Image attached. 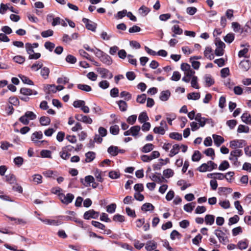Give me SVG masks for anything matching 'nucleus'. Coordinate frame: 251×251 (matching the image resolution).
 Here are the masks:
<instances>
[{
  "instance_id": "1",
  "label": "nucleus",
  "mask_w": 251,
  "mask_h": 251,
  "mask_svg": "<svg viewBox=\"0 0 251 251\" xmlns=\"http://www.w3.org/2000/svg\"><path fill=\"white\" fill-rule=\"evenodd\" d=\"M43 137V135L42 131H36L32 134L31 139L36 145L40 146L42 144H46L47 143V141L45 140H38L42 139Z\"/></svg>"
},
{
  "instance_id": "2",
  "label": "nucleus",
  "mask_w": 251,
  "mask_h": 251,
  "mask_svg": "<svg viewBox=\"0 0 251 251\" xmlns=\"http://www.w3.org/2000/svg\"><path fill=\"white\" fill-rule=\"evenodd\" d=\"M217 164L211 161H208L206 163L201 164L198 169L200 172L211 171L217 168Z\"/></svg>"
},
{
  "instance_id": "3",
  "label": "nucleus",
  "mask_w": 251,
  "mask_h": 251,
  "mask_svg": "<svg viewBox=\"0 0 251 251\" xmlns=\"http://www.w3.org/2000/svg\"><path fill=\"white\" fill-rule=\"evenodd\" d=\"M243 154L242 151L241 150L235 149L232 151L230 153L229 159L234 165H236L238 162V158Z\"/></svg>"
},
{
  "instance_id": "4",
  "label": "nucleus",
  "mask_w": 251,
  "mask_h": 251,
  "mask_svg": "<svg viewBox=\"0 0 251 251\" xmlns=\"http://www.w3.org/2000/svg\"><path fill=\"white\" fill-rule=\"evenodd\" d=\"M214 234L218 238L219 242L222 244L226 245L228 242L227 236H226V234L221 230H215Z\"/></svg>"
},
{
  "instance_id": "5",
  "label": "nucleus",
  "mask_w": 251,
  "mask_h": 251,
  "mask_svg": "<svg viewBox=\"0 0 251 251\" xmlns=\"http://www.w3.org/2000/svg\"><path fill=\"white\" fill-rule=\"evenodd\" d=\"M74 198V195L71 193H68L66 195L64 193L59 195V200L62 203L66 205L71 203Z\"/></svg>"
},
{
  "instance_id": "6",
  "label": "nucleus",
  "mask_w": 251,
  "mask_h": 251,
  "mask_svg": "<svg viewBox=\"0 0 251 251\" xmlns=\"http://www.w3.org/2000/svg\"><path fill=\"white\" fill-rule=\"evenodd\" d=\"M38 219L40 220L41 222L44 223V224L50 226H58L62 224L61 222V219H42L41 218H38Z\"/></svg>"
},
{
  "instance_id": "7",
  "label": "nucleus",
  "mask_w": 251,
  "mask_h": 251,
  "mask_svg": "<svg viewBox=\"0 0 251 251\" xmlns=\"http://www.w3.org/2000/svg\"><path fill=\"white\" fill-rule=\"evenodd\" d=\"M75 118L78 121L84 123L86 124H91L93 122V120L89 116L84 115L83 114H76Z\"/></svg>"
},
{
  "instance_id": "8",
  "label": "nucleus",
  "mask_w": 251,
  "mask_h": 251,
  "mask_svg": "<svg viewBox=\"0 0 251 251\" xmlns=\"http://www.w3.org/2000/svg\"><path fill=\"white\" fill-rule=\"evenodd\" d=\"M245 144V141L244 140H233L229 143V147L232 149H237V148H243Z\"/></svg>"
},
{
  "instance_id": "9",
  "label": "nucleus",
  "mask_w": 251,
  "mask_h": 251,
  "mask_svg": "<svg viewBox=\"0 0 251 251\" xmlns=\"http://www.w3.org/2000/svg\"><path fill=\"white\" fill-rule=\"evenodd\" d=\"M97 71L101 75V77L102 78H108L110 79L113 77L112 73L106 69L99 68L98 69Z\"/></svg>"
},
{
  "instance_id": "10",
  "label": "nucleus",
  "mask_w": 251,
  "mask_h": 251,
  "mask_svg": "<svg viewBox=\"0 0 251 251\" xmlns=\"http://www.w3.org/2000/svg\"><path fill=\"white\" fill-rule=\"evenodd\" d=\"M82 22L85 24V26L87 29L94 32L96 31L97 24L85 18H83Z\"/></svg>"
},
{
  "instance_id": "11",
  "label": "nucleus",
  "mask_w": 251,
  "mask_h": 251,
  "mask_svg": "<svg viewBox=\"0 0 251 251\" xmlns=\"http://www.w3.org/2000/svg\"><path fill=\"white\" fill-rule=\"evenodd\" d=\"M234 173L233 172H228L226 174V175H224L222 173H215V176H214V179H219V180H222L224 178H226V179L229 182H231V178H228V175H230L232 176V175H234Z\"/></svg>"
},
{
  "instance_id": "12",
  "label": "nucleus",
  "mask_w": 251,
  "mask_h": 251,
  "mask_svg": "<svg viewBox=\"0 0 251 251\" xmlns=\"http://www.w3.org/2000/svg\"><path fill=\"white\" fill-rule=\"evenodd\" d=\"M99 213L93 209L86 211L83 215V218L86 220H89L91 218L97 219L98 218Z\"/></svg>"
},
{
  "instance_id": "13",
  "label": "nucleus",
  "mask_w": 251,
  "mask_h": 251,
  "mask_svg": "<svg viewBox=\"0 0 251 251\" xmlns=\"http://www.w3.org/2000/svg\"><path fill=\"white\" fill-rule=\"evenodd\" d=\"M240 69L244 71H247L251 67V62L249 60H243L239 65Z\"/></svg>"
},
{
  "instance_id": "14",
  "label": "nucleus",
  "mask_w": 251,
  "mask_h": 251,
  "mask_svg": "<svg viewBox=\"0 0 251 251\" xmlns=\"http://www.w3.org/2000/svg\"><path fill=\"white\" fill-rule=\"evenodd\" d=\"M72 148V146H68L63 148L59 153L60 157L65 160L69 159L71 154L67 152V150H71Z\"/></svg>"
},
{
  "instance_id": "15",
  "label": "nucleus",
  "mask_w": 251,
  "mask_h": 251,
  "mask_svg": "<svg viewBox=\"0 0 251 251\" xmlns=\"http://www.w3.org/2000/svg\"><path fill=\"white\" fill-rule=\"evenodd\" d=\"M195 119L199 123L200 126L201 127H203L208 120L207 119L202 117L201 113L197 114Z\"/></svg>"
},
{
  "instance_id": "16",
  "label": "nucleus",
  "mask_w": 251,
  "mask_h": 251,
  "mask_svg": "<svg viewBox=\"0 0 251 251\" xmlns=\"http://www.w3.org/2000/svg\"><path fill=\"white\" fill-rule=\"evenodd\" d=\"M20 93L25 96L36 95L38 94L37 91L27 88H22L20 89Z\"/></svg>"
},
{
  "instance_id": "17",
  "label": "nucleus",
  "mask_w": 251,
  "mask_h": 251,
  "mask_svg": "<svg viewBox=\"0 0 251 251\" xmlns=\"http://www.w3.org/2000/svg\"><path fill=\"white\" fill-rule=\"evenodd\" d=\"M212 137L214 144L217 147H220L224 142V138L220 135L213 134Z\"/></svg>"
},
{
  "instance_id": "18",
  "label": "nucleus",
  "mask_w": 251,
  "mask_h": 251,
  "mask_svg": "<svg viewBox=\"0 0 251 251\" xmlns=\"http://www.w3.org/2000/svg\"><path fill=\"white\" fill-rule=\"evenodd\" d=\"M245 45H241V47H245ZM246 46H247V48H244L243 50L239 51L238 52V56L239 57H244L245 58H249V56L247 55V53L249 51V45H246Z\"/></svg>"
},
{
  "instance_id": "19",
  "label": "nucleus",
  "mask_w": 251,
  "mask_h": 251,
  "mask_svg": "<svg viewBox=\"0 0 251 251\" xmlns=\"http://www.w3.org/2000/svg\"><path fill=\"white\" fill-rule=\"evenodd\" d=\"M69 213L71 214V216H59L57 217L61 218V220H63L72 221L75 222V220L76 218L75 217V213L73 211H69Z\"/></svg>"
},
{
  "instance_id": "20",
  "label": "nucleus",
  "mask_w": 251,
  "mask_h": 251,
  "mask_svg": "<svg viewBox=\"0 0 251 251\" xmlns=\"http://www.w3.org/2000/svg\"><path fill=\"white\" fill-rule=\"evenodd\" d=\"M100 59L102 62L107 65H110L112 63V59L111 57L105 53Z\"/></svg>"
},
{
  "instance_id": "21",
  "label": "nucleus",
  "mask_w": 251,
  "mask_h": 251,
  "mask_svg": "<svg viewBox=\"0 0 251 251\" xmlns=\"http://www.w3.org/2000/svg\"><path fill=\"white\" fill-rule=\"evenodd\" d=\"M116 103L117 104L119 109L122 112H126L127 110L128 106L127 103L125 101L123 100H119L116 101Z\"/></svg>"
},
{
  "instance_id": "22",
  "label": "nucleus",
  "mask_w": 251,
  "mask_h": 251,
  "mask_svg": "<svg viewBox=\"0 0 251 251\" xmlns=\"http://www.w3.org/2000/svg\"><path fill=\"white\" fill-rule=\"evenodd\" d=\"M204 55L209 60H212L214 58V54L212 53V49L210 47H206L204 51Z\"/></svg>"
},
{
  "instance_id": "23",
  "label": "nucleus",
  "mask_w": 251,
  "mask_h": 251,
  "mask_svg": "<svg viewBox=\"0 0 251 251\" xmlns=\"http://www.w3.org/2000/svg\"><path fill=\"white\" fill-rule=\"evenodd\" d=\"M44 89L46 93L47 94L55 93L56 92V86L54 85H46L44 87Z\"/></svg>"
},
{
  "instance_id": "24",
  "label": "nucleus",
  "mask_w": 251,
  "mask_h": 251,
  "mask_svg": "<svg viewBox=\"0 0 251 251\" xmlns=\"http://www.w3.org/2000/svg\"><path fill=\"white\" fill-rule=\"evenodd\" d=\"M171 96V93L169 90L163 91L160 93L159 99L162 101H167Z\"/></svg>"
},
{
  "instance_id": "25",
  "label": "nucleus",
  "mask_w": 251,
  "mask_h": 251,
  "mask_svg": "<svg viewBox=\"0 0 251 251\" xmlns=\"http://www.w3.org/2000/svg\"><path fill=\"white\" fill-rule=\"evenodd\" d=\"M140 129L141 127L139 126H132L130 128L131 135L135 138H137L140 131Z\"/></svg>"
},
{
  "instance_id": "26",
  "label": "nucleus",
  "mask_w": 251,
  "mask_h": 251,
  "mask_svg": "<svg viewBox=\"0 0 251 251\" xmlns=\"http://www.w3.org/2000/svg\"><path fill=\"white\" fill-rule=\"evenodd\" d=\"M157 248V243L154 241L147 242L145 248L148 251H151Z\"/></svg>"
},
{
  "instance_id": "27",
  "label": "nucleus",
  "mask_w": 251,
  "mask_h": 251,
  "mask_svg": "<svg viewBox=\"0 0 251 251\" xmlns=\"http://www.w3.org/2000/svg\"><path fill=\"white\" fill-rule=\"evenodd\" d=\"M249 245L248 241L245 239L244 240L239 241L237 245V247L240 250H243L246 249Z\"/></svg>"
},
{
  "instance_id": "28",
  "label": "nucleus",
  "mask_w": 251,
  "mask_h": 251,
  "mask_svg": "<svg viewBox=\"0 0 251 251\" xmlns=\"http://www.w3.org/2000/svg\"><path fill=\"white\" fill-rule=\"evenodd\" d=\"M107 152L112 156H115L119 153V149L117 146H111L108 148Z\"/></svg>"
},
{
  "instance_id": "29",
  "label": "nucleus",
  "mask_w": 251,
  "mask_h": 251,
  "mask_svg": "<svg viewBox=\"0 0 251 251\" xmlns=\"http://www.w3.org/2000/svg\"><path fill=\"white\" fill-rule=\"evenodd\" d=\"M242 121L246 124L251 125V116L248 112L243 114L241 116Z\"/></svg>"
},
{
  "instance_id": "30",
  "label": "nucleus",
  "mask_w": 251,
  "mask_h": 251,
  "mask_svg": "<svg viewBox=\"0 0 251 251\" xmlns=\"http://www.w3.org/2000/svg\"><path fill=\"white\" fill-rule=\"evenodd\" d=\"M180 149V147L178 144H175L173 146V148L171 149L170 152L169 154L170 157H173L174 155L177 154Z\"/></svg>"
},
{
  "instance_id": "31",
  "label": "nucleus",
  "mask_w": 251,
  "mask_h": 251,
  "mask_svg": "<svg viewBox=\"0 0 251 251\" xmlns=\"http://www.w3.org/2000/svg\"><path fill=\"white\" fill-rule=\"evenodd\" d=\"M154 146L152 144L148 143L144 145L141 149V151L144 153H148L153 150Z\"/></svg>"
},
{
  "instance_id": "32",
  "label": "nucleus",
  "mask_w": 251,
  "mask_h": 251,
  "mask_svg": "<svg viewBox=\"0 0 251 251\" xmlns=\"http://www.w3.org/2000/svg\"><path fill=\"white\" fill-rule=\"evenodd\" d=\"M85 161L89 163L92 162L96 157V154L93 151H88L85 153Z\"/></svg>"
},
{
  "instance_id": "33",
  "label": "nucleus",
  "mask_w": 251,
  "mask_h": 251,
  "mask_svg": "<svg viewBox=\"0 0 251 251\" xmlns=\"http://www.w3.org/2000/svg\"><path fill=\"white\" fill-rule=\"evenodd\" d=\"M154 209V206L150 203H145L141 207V210L145 212L152 211Z\"/></svg>"
},
{
  "instance_id": "34",
  "label": "nucleus",
  "mask_w": 251,
  "mask_h": 251,
  "mask_svg": "<svg viewBox=\"0 0 251 251\" xmlns=\"http://www.w3.org/2000/svg\"><path fill=\"white\" fill-rule=\"evenodd\" d=\"M200 93L198 92H192L189 93L187 96V98L188 100H198L200 99Z\"/></svg>"
},
{
  "instance_id": "35",
  "label": "nucleus",
  "mask_w": 251,
  "mask_h": 251,
  "mask_svg": "<svg viewBox=\"0 0 251 251\" xmlns=\"http://www.w3.org/2000/svg\"><path fill=\"white\" fill-rule=\"evenodd\" d=\"M43 175L46 177H52L55 178L57 176V172L52 170H47L43 173Z\"/></svg>"
},
{
  "instance_id": "36",
  "label": "nucleus",
  "mask_w": 251,
  "mask_h": 251,
  "mask_svg": "<svg viewBox=\"0 0 251 251\" xmlns=\"http://www.w3.org/2000/svg\"><path fill=\"white\" fill-rule=\"evenodd\" d=\"M39 121L41 125L43 126H48L50 123V118L46 116H42L40 118Z\"/></svg>"
},
{
  "instance_id": "37",
  "label": "nucleus",
  "mask_w": 251,
  "mask_h": 251,
  "mask_svg": "<svg viewBox=\"0 0 251 251\" xmlns=\"http://www.w3.org/2000/svg\"><path fill=\"white\" fill-rule=\"evenodd\" d=\"M215 220L214 216L212 215H206L205 217L204 221L206 225H212L213 224Z\"/></svg>"
},
{
  "instance_id": "38",
  "label": "nucleus",
  "mask_w": 251,
  "mask_h": 251,
  "mask_svg": "<svg viewBox=\"0 0 251 251\" xmlns=\"http://www.w3.org/2000/svg\"><path fill=\"white\" fill-rule=\"evenodd\" d=\"M204 79L206 85L209 87L211 86L214 83V79L212 78L210 75H206L204 77Z\"/></svg>"
},
{
  "instance_id": "39",
  "label": "nucleus",
  "mask_w": 251,
  "mask_h": 251,
  "mask_svg": "<svg viewBox=\"0 0 251 251\" xmlns=\"http://www.w3.org/2000/svg\"><path fill=\"white\" fill-rule=\"evenodd\" d=\"M250 131V128L249 126L243 125H240L237 128V132L238 133H248Z\"/></svg>"
},
{
  "instance_id": "40",
  "label": "nucleus",
  "mask_w": 251,
  "mask_h": 251,
  "mask_svg": "<svg viewBox=\"0 0 251 251\" xmlns=\"http://www.w3.org/2000/svg\"><path fill=\"white\" fill-rule=\"evenodd\" d=\"M43 63L41 61H36L31 66V69L33 71L36 72L40 69H42Z\"/></svg>"
},
{
  "instance_id": "41",
  "label": "nucleus",
  "mask_w": 251,
  "mask_h": 251,
  "mask_svg": "<svg viewBox=\"0 0 251 251\" xmlns=\"http://www.w3.org/2000/svg\"><path fill=\"white\" fill-rule=\"evenodd\" d=\"M77 87L79 89L86 92H90L92 91L91 87L88 85L78 84H77Z\"/></svg>"
},
{
  "instance_id": "42",
  "label": "nucleus",
  "mask_w": 251,
  "mask_h": 251,
  "mask_svg": "<svg viewBox=\"0 0 251 251\" xmlns=\"http://www.w3.org/2000/svg\"><path fill=\"white\" fill-rule=\"evenodd\" d=\"M32 181L37 184L42 182V176L39 174H35L32 176Z\"/></svg>"
},
{
  "instance_id": "43",
  "label": "nucleus",
  "mask_w": 251,
  "mask_h": 251,
  "mask_svg": "<svg viewBox=\"0 0 251 251\" xmlns=\"http://www.w3.org/2000/svg\"><path fill=\"white\" fill-rule=\"evenodd\" d=\"M195 207V202H191L184 205V210L187 212H191Z\"/></svg>"
},
{
  "instance_id": "44",
  "label": "nucleus",
  "mask_w": 251,
  "mask_h": 251,
  "mask_svg": "<svg viewBox=\"0 0 251 251\" xmlns=\"http://www.w3.org/2000/svg\"><path fill=\"white\" fill-rule=\"evenodd\" d=\"M6 181L10 184H14L16 183V177L13 174L7 175L5 176Z\"/></svg>"
},
{
  "instance_id": "45",
  "label": "nucleus",
  "mask_w": 251,
  "mask_h": 251,
  "mask_svg": "<svg viewBox=\"0 0 251 251\" xmlns=\"http://www.w3.org/2000/svg\"><path fill=\"white\" fill-rule=\"evenodd\" d=\"M203 152L206 156L211 157V159H214L215 152L212 148H208Z\"/></svg>"
},
{
  "instance_id": "46",
  "label": "nucleus",
  "mask_w": 251,
  "mask_h": 251,
  "mask_svg": "<svg viewBox=\"0 0 251 251\" xmlns=\"http://www.w3.org/2000/svg\"><path fill=\"white\" fill-rule=\"evenodd\" d=\"M19 77L21 78L23 83L25 84H27L28 85H33V82L32 80H31L28 77L26 76L23 75H19Z\"/></svg>"
},
{
  "instance_id": "47",
  "label": "nucleus",
  "mask_w": 251,
  "mask_h": 251,
  "mask_svg": "<svg viewBox=\"0 0 251 251\" xmlns=\"http://www.w3.org/2000/svg\"><path fill=\"white\" fill-rule=\"evenodd\" d=\"M171 30L173 33L177 35H181L183 33V30L180 28L178 25H176L172 26Z\"/></svg>"
},
{
  "instance_id": "48",
  "label": "nucleus",
  "mask_w": 251,
  "mask_h": 251,
  "mask_svg": "<svg viewBox=\"0 0 251 251\" xmlns=\"http://www.w3.org/2000/svg\"><path fill=\"white\" fill-rule=\"evenodd\" d=\"M40 73L42 76L45 79H46L48 78L49 76V74L50 73V70L48 68L46 67H43L41 69Z\"/></svg>"
},
{
  "instance_id": "49",
  "label": "nucleus",
  "mask_w": 251,
  "mask_h": 251,
  "mask_svg": "<svg viewBox=\"0 0 251 251\" xmlns=\"http://www.w3.org/2000/svg\"><path fill=\"white\" fill-rule=\"evenodd\" d=\"M169 137L172 139H175L178 141H180L182 139V135L177 132H172L170 133Z\"/></svg>"
},
{
  "instance_id": "50",
  "label": "nucleus",
  "mask_w": 251,
  "mask_h": 251,
  "mask_svg": "<svg viewBox=\"0 0 251 251\" xmlns=\"http://www.w3.org/2000/svg\"><path fill=\"white\" fill-rule=\"evenodd\" d=\"M148 119L149 117L146 112L141 113L138 117V120L141 123H145Z\"/></svg>"
},
{
  "instance_id": "51",
  "label": "nucleus",
  "mask_w": 251,
  "mask_h": 251,
  "mask_svg": "<svg viewBox=\"0 0 251 251\" xmlns=\"http://www.w3.org/2000/svg\"><path fill=\"white\" fill-rule=\"evenodd\" d=\"M163 176L166 178H170L174 175V172L171 169H167L163 171Z\"/></svg>"
},
{
  "instance_id": "52",
  "label": "nucleus",
  "mask_w": 251,
  "mask_h": 251,
  "mask_svg": "<svg viewBox=\"0 0 251 251\" xmlns=\"http://www.w3.org/2000/svg\"><path fill=\"white\" fill-rule=\"evenodd\" d=\"M219 204L224 209H227L230 207V204L228 200H220L219 202Z\"/></svg>"
},
{
  "instance_id": "53",
  "label": "nucleus",
  "mask_w": 251,
  "mask_h": 251,
  "mask_svg": "<svg viewBox=\"0 0 251 251\" xmlns=\"http://www.w3.org/2000/svg\"><path fill=\"white\" fill-rule=\"evenodd\" d=\"M181 237V234L176 230H173L170 234V238L173 240H174L176 238L179 239Z\"/></svg>"
},
{
  "instance_id": "54",
  "label": "nucleus",
  "mask_w": 251,
  "mask_h": 251,
  "mask_svg": "<svg viewBox=\"0 0 251 251\" xmlns=\"http://www.w3.org/2000/svg\"><path fill=\"white\" fill-rule=\"evenodd\" d=\"M150 177L152 181L159 183L162 182L163 180V177L162 176H156L154 174H152L150 176Z\"/></svg>"
},
{
  "instance_id": "55",
  "label": "nucleus",
  "mask_w": 251,
  "mask_h": 251,
  "mask_svg": "<svg viewBox=\"0 0 251 251\" xmlns=\"http://www.w3.org/2000/svg\"><path fill=\"white\" fill-rule=\"evenodd\" d=\"M201 158V154L198 151H195L194 154L192 156V160L193 161H199Z\"/></svg>"
},
{
  "instance_id": "56",
  "label": "nucleus",
  "mask_w": 251,
  "mask_h": 251,
  "mask_svg": "<svg viewBox=\"0 0 251 251\" xmlns=\"http://www.w3.org/2000/svg\"><path fill=\"white\" fill-rule=\"evenodd\" d=\"M9 102L14 106H18L20 104L19 99L16 97H11L9 98Z\"/></svg>"
},
{
  "instance_id": "57",
  "label": "nucleus",
  "mask_w": 251,
  "mask_h": 251,
  "mask_svg": "<svg viewBox=\"0 0 251 251\" xmlns=\"http://www.w3.org/2000/svg\"><path fill=\"white\" fill-rule=\"evenodd\" d=\"M92 110L94 112V113L98 115H101L102 113V111L101 107L97 105L95 103L93 104Z\"/></svg>"
},
{
  "instance_id": "58",
  "label": "nucleus",
  "mask_w": 251,
  "mask_h": 251,
  "mask_svg": "<svg viewBox=\"0 0 251 251\" xmlns=\"http://www.w3.org/2000/svg\"><path fill=\"white\" fill-rule=\"evenodd\" d=\"M229 167V163L226 161H223L219 166V169L221 171H225Z\"/></svg>"
},
{
  "instance_id": "59",
  "label": "nucleus",
  "mask_w": 251,
  "mask_h": 251,
  "mask_svg": "<svg viewBox=\"0 0 251 251\" xmlns=\"http://www.w3.org/2000/svg\"><path fill=\"white\" fill-rule=\"evenodd\" d=\"M53 34V31L51 29H48L47 30L43 31L41 33L42 37L43 38H47L52 36Z\"/></svg>"
},
{
  "instance_id": "60",
  "label": "nucleus",
  "mask_w": 251,
  "mask_h": 251,
  "mask_svg": "<svg viewBox=\"0 0 251 251\" xmlns=\"http://www.w3.org/2000/svg\"><path fill=\"white\" fill-rule=\"evenodd\" d=\"M108 176L112 179H117L120 177V174L119 171H111L109 173Z\"/></svg>"
},
{
  "instance_id": "61",
  "label": "nucleus",
  "mask_w": 251,
  "mask_h": 251,
  "mask_svg": "<svg viewBox=\"0 0 251 251\" xmlns=\"http://www.w3.org/2000/svg\"><path fill=\"white\" fill-rule=\"evenodd\" d=\"M146 99V95L145 94H143L137 96L136 101L138 103L143 104L145 102Z\"/></svg>"
},
{
  "instance_id": "62",
  "label": "nucleus",
  "mask_w": 251,
  "mask_h": 251,
  "mask_svg": "<svg viewBox=\"0 0 251 251\" xmlns=\"http://www.w3.org/2000/svg\"><path fill=\"white\" fill-rule=\"evenodd\" d=\"M243 232L242 227L241 226H237L234 228L232 230V234L233 236H236Z\"/></svg>"
},
{
  "instance_id": "63",
  "label": "nucleus",
  "mask_w": 251,
  "mask_h": 251,
  "mask_svg": "<svg viewBox=\"0 0 251 251\" xmlns=\"http://www.w3.org/2000/svg\"><path fill=\"white\" fill-rule=\"evenodd\" d=\"M94 176L97 180L99 182H102L103 179L101 177V172L99 169H96L94 172Z\"/></svg>"
},
{
  "instance_id": "64",
  "label": "nucleus",
  "mask_w": 251,
  "mask_h": 251,
  "mask_svg": "<svg viewBox=\"0 0 251 251\" xmlns=\"http://www.w3.org/2000/svg\"><path fill=\"white\" fill-rule=\"evenodd\" d=\"M13 60L20 64H23L25 61V58L21 55H17L13 57Z\"/></svg>"
}]
</instances>
